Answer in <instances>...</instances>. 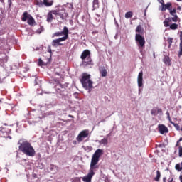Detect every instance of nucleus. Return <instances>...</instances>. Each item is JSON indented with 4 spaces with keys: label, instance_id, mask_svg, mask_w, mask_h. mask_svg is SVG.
Masks as SVG:
<instances>
[{
    "label": "nucleus",
    "instance_id": "nucleus-1",
    "mask_svg": "<svg viewBox=\"0 0 182 182\" xmlns=\"http://www.w3.org/2000/svg\"><path fill=\"white\" fill-rule=\"evenodd\" d=\"M18 144V150L21 151V153H23V154L26 156H28V157H33L36 154V151H35V149L32 146V144L28 141V140L25 139H19Z\"/></svg>",
    "mask_w": 182,
    "mask_h": 182
},
{
    "label": "nucleus",
    "instance_id": "nucleus-2",
    "mask_svg": "<svg viewBox=\"0 0 182 182\" xmlns=\"http://www.w3.org/2000/svg\"><path fill=\"white\" fill-rule=\"evenodd\" d=\"M80 82H81L82 87L85 90H88L89 93H90L92 89H93V81L90 80V75L84 73L82 75L81 79H80Z\"/></svg>",
    "mask_w": 182,
    "mask_h": 182
},
{
    "label": "nucleus",
    "instance_id": "nucleus-3",
    "mask_svg": "<svg viewBox=\"0 0 182 182\" xmlns=\"http://www.w3.org/2000/svg\"><path fill=\"white\" fill-rule=\"evenodd\" d=\"M80 59H82V65L84 67L92 65L93 61L92 60V57H90V50H85L81 55Z\"/></svg>",
    "mask_w": 182,
    "mask_h": 182
},
{
    "label": "nucleus",
    "instance_id": "nucleus-4",
    "mask_svg": "<svg viewBox=\"0 0 182 182\" xmlns=\"http://www.w3.org/2000/svg\"><path fill=\"white\" fill-rule=\"evenodd\" d=\"M177 12V9H172L170 10L169 13L170 15H171L172 18H166L164 21V25L165 26V28H168L170 26V23H171V21H173V22H178V16H177L176 14Z\"/></svg>",
    "mask_w": 182,
    "mask_h": 182
},
{
    "label": "nucleus",
    "instance_id": "nucleus-5",
    "mask_svg": "<svg viewBox=\"0 0 182 182\" xmlns=\"http://www.w3.org/2000/svg\"><path fill=\"white\" fill-rule=\"evenodd\" d=\"M21 21H23V22H26L27 21V23H28L31 26H33V25L36 24V22H35V18H33L31 14H28V11H25L23 14Z\"/></svg>",
    "mask_w": 182,
    "mask_h": 182
},
{
    "label": "nucleus",
    "instance_id": "nucleus-6",
    "mask_svg": "<svg viewBox=\"0 0 182 182\" xmlns=\"http://www.w3.org/2000/svg\"><path fill=\"white\" fill-rule=\"evenodd\" d=\"M135 42H136L139 49H144L146 46V39L140 34H135Z\"/></svg>",
    "mask_w": 182,
    "mask_h": 182
},
{
    "label": "nucleus",
    "instance_id": "nucleus-7",
    "mask_svg": "<svg viewBox=\"0 0 182 182\" xmlns=\"http://www.w3.org/2000/svg\"><path fill=\"white\" fill-rule=\"evenodd\" d=\"M59 36H63L61 38H65V41L68 39V38H69V29H68V27L64 26L63 31L56 32L53 35V38Z\"/></svg>",
    "mask_w": 182,
    "mask_h": 182
},
{
    "label": "nucleus",
    "instance_id": "nucleus-8",
    "mask_svg": "<svg viewBox=\"0 0 182 182\" xmlns=\"http://www.w3.org/2000/svg\"><path fill=\"white\" fill-rule=\"evenodd\" d=\"M89 136V129H85L80 132L78 136L76 138V140L78 143L83 141V139H86V137Z\"/></svg>",
    "mask_w": 182,
    "mask_h": 182
},
{
    "label": "nucleus",
    "instance_id": "nucleus-9",
    "mask_svg": "<svg viewBox=\"0 0 182 182\" xmlns=\"http://www.w3.org/2000/svg\"><path fill=\"white\" fill-rule=\"evenodd\" d=\"M54 12H55L56 14H55V16H60V19H62V21H63V19H65V17L68 16V14L66 13V11H65V9L62 8L61 9H58L54 10Z\"/></svg>",
    "mask_w": 182,
    "mask_h": 182
},
{
    "label": "nucleus",
    "instance_id": "nucleus-10",
    "mask_svg": "<svg viewBox=\"0 0 182 182\" xmlns=\"http://www.w3.org/2000/svg\"><path fill=\"white\" fill-rule=\"evenodd\" d=\"M97 163H99V161H93L91 159L89 173L94 174V176L95 174L96 169L99 168V165H97Z\"/></svg>",
    "mask_w": 182,
    "mask_h": 182
},
{
    "label": "nucleus",
    "instance_id": "nucleus-11",
    "mask_svg": "<svg viewBox=\"0 0 182 182\" xmlns=\"http://www.w3.org/2000/svg\"><path fill=\"white\" fill-rule=\"evenodd\" d=\"M102 154H103V150L100 149H97L94 154L92 155L91 160L99 161V159H100Z\"/></svg>",
    "mask_w": 182,
    "mask_h": 182
},
{
    "label": "nucleus",
    "instance_id": "nucleus-12",
    "mask_svg": "<svg viewBox=\"0 0 182 182\" xmlns=\"http://www.w3.org/2000/svg\"><path fill=\"white\" fill-rule=\"evenodd\" d=\"M137 83H138V87H139V92L141 91V89L140 87H143V72L141 71L137 77Z\"/></svg>",
    "mask_w": 182,
    "mask_h": 182
},
{
    "label": "nucleus",
    "instance_id": "nucleus-13",
    "mask_svg": "<svg viewBox=\"0 0 182 182\" xmlns=\"http://www.w3.org/2000/svg\"><path fill=\"white\" fill-rule=\"evenodd\" d=\"M55 14H56V11H54V10H51L48 13L46 21L48 22V23H52V21L55 19V18H53V15Z\"/></svg>",
    "mask_w": 182,
    "mask_h": 182
},
{
    "label": "nucleus",
    "instance_id": "nucleus-14",
    "mask_svg": "<svg viewBox=\"0 0 182 182\" xmlns=\"http://www.w3.org/2000/svg\"><path fill=\"white\" fill-rule=\"evenodd\" d=\"M171 9H173V5L170 2L166 3V4L164 3L161 6L162 12H164V11L167 10L170 11Z\"/></svg>",
    "mask_w": 182,
    "mask_h": 182
},
{
    "label": "nucleus",
    "instance_id": "nucleus-15",
    "mask_svg": "<svg viewBox=\"0 0 182 182\" xmlns=\"http://www.w3.org/2000/svg\"><path fill=\"white\" fill-rule=\"evenodd\" d=\"M63 41H66V38H59L53 40V46H61L62 43H60V42H63Z\"/></svg>",
    "mask_w": 182,
    "mask_h": 182
},
{
    "label": "nucleus",
    "instance_id": "nucleus-16",
    "mask_svg": "<svg viewBox=\"0 0 182 182\" xmlns=\"http://www.w3.org/2000/svg\"><path fill=\"white\" fill-rule=\"evenodd\" d=\"M158 128L161 134H164V133H168V128H167V127L164 124L159 125Z\"/></svg>",
    "mask_w": 182,
    "mask_h": 182
},
{
    "label": "nucleus",
    "instance_id": "nucleus-17",
    "mask_svg": "<svg viewBox=\"0 0 182 182\" xmlns=\"http://www.w3.org/2000/svg\"><path fill=\"white\" fill-rule=\"evenodd\" d=\"M136 35H141L143 36L144 35V28H143V26H141V25H138L136 30Z\"/></svg>",
    "mask_w": 182,
    "mask_h": 182
},
{
    "label": "nucleus",
    "instance_id": "nucleus-18",
    "mask_svg": "<svg viewBox=\"0 0 182 182\" xmlns=\"http://www.w3.org/2000/svg\"><path fill=\"white\" fill-rule=\"evenodd\" d=\"M95 176L93 173L89 172L87 176L82 177V181L84 182H92V178Z\"/></svg>",
    "mask_w": 182,
    "mask_h": 182
},
{
    "label": "nucleus",
    "instance_id": "nucleus-19",
    "mask_svg": "<svg viewBox=\"0 0 182 182\" xmlns=\"http://www.w3.org/2000/svg\"><path fill=\"white\" fill-rule=\"evenodd\" d=\"M178 58H181L182 56V31H181L180 35V43H179V51L178 53Z\"/></svg>",
    "mask_w": 182,
    "mask_h": 182
},
{
    "label": "nucleus",
    "instance_id": "nucleus-20",
    "mask_svg": "<svg viewBox=\"0 0 182 182\" xmlns=\"http://www.w3.org/2000/svg\"><path fill=\"white\" fill-rule=\"evenodd\" d=\"M0 132L3 133V134H9L11 133V129L7 127H1Z\"/></svg>",
    "mask_w": 182,
    "mask_h": 182
},
{
    "label": "nucleus",
    "instance_id": "nucleus-21",
    "mask_svg": "<svg viewBox=\"0 0 182 182\" xmlns=\"http://www.w3.org/2000/svg\"><path fill=\"white\" fill-rule=\"evenodd\" d=\"M100 73L102 77H106L107 76V70L105 68H102L100 70Z\"/></svg>",
    "mask_w": 182,
    "mask_h": 182
},
{
    "label": "nucleus",
    "instance_id": "nucleus-22",
    "mask_svg": "<svg viewBox=\"0 0 182 182\" xmlns=\"http://www.w3.org/2000/svg\"><path fill=\"white\" fill-rule=\"evenodd\" d=\"M45 6L49 7L53 5V0H43Z\"/></svg>",
    "mask_w": 182,
    "mask_h": 182
},
{
    "label": "nucleus",
    "instance_id": "nucleus-23",
    "mask_svg": "<svg viewBox=\"0 0 182 182\" xmlns=\"http://www.w3.org/2000/svg\"><path fill=\"white\" fill-rule=\"evenodd\" d=\"M164 63H165V65L170 66L171 65V60H170V57L165 56L164 58Z\"/></svg>",
    "mask_w": 182,
    "mask_h": 182
},
{
    "label": "nucleus",
    "instance_id": "nucleus-24",
    "mask_svg": "<svg viewBox=\"0 0 182 182\" xmlns=\"http://www.w3.org/2000/svg\"><path fill=\"white\" fill-rule=\"evenodd\" d=\"M161 177V173L160 171H156V176L154 178V181L159 182L160 181V178Z\"/></svg>",
    "mask_w": 182,
    "mask_h": 182
},
{
    "label": "nucleus",
    "instance_id": "nucleus-25",
    "mask_svg": "<svg viewBox=\"0 0 182 182\" xmlns=\"http://www.w3.org/2000/svg\"><path fill=\"white\" fill-rule=\"evenodd\" d=\"M34 4L35 5H37V6H39L40 8H41L44 5L43 1H42V0H35Z\"/></svg>",
    "mask_w": 182,
    "mask_h": 182
},
{
    "label": "nucleus",
    "instance_id": "nucleus-26",
    "mask_svg": "<svg viewBox=\"0 0 182 182\" xmlns=\"http://www.w3.org/2000/svg\"><path fill=\"white\" fill-rule=\"evenodd\" d=\"M169 28L171 29V31H176V29H178V24L177 23H172L170 25L169 23Z\"/></svg>",
    "mask_w": 182,
    "mask_h": 182
},
{
    "label": "nucleus",
    "instance_id": "nucleus-27",
    "mask_svg": "<svg viewBox=\"0 0 182 182\" xmlns=\"http://www.w3.org/2000/svg\"><path fill=\"white\" fill-rule=\"evenodd\" d=\"M100 144H103L104 146H107L108 144V141H107V138H104L102 139H101L100 141H99Z\"/></svg>",
    "mask_w": 182,
    "mask_h": 182
},
{
    "label": "nucleus",
    "instance_id": "nucleus-28",
    "mask_svg": "<svg viewBox=\"0 0 182 182\" xmlns=\"http://www.w3.org/2000/svg\"><path fill=\"white\" fill-rule=\"evenodd\" d=\"M38 65V66H46L48 64L46 63L43 62V60H42V59L39 58Z\"/></svg>",
    "mask_w": 182,
    "mask_h": 182
},
{
    "label": "nucleus",
    "instance_id": "nucleus-29",
    "mask_svg": "<svg viewBox=\"0 0 182 182\" xmlns=\"http://www.w3.org/2000/svg\"><path fill=\"white\" fill-rule=\"evenodd\" d=\"M173 126H174L175 129L178 131H181L182 132V126L181 127H180V125L178 124H176V123H172Z\"/></svg>",
    "mask_w": 182,
    "mask_h": 182
},
{
    "label": "nucleus",
    "instance_id": "nucleus-30",
    "mask_svg": "<svg viewBox=\"0 0 182 182\" xmlns=\"http://www.w3.org/2000/svg\"><path fill=\"white\" fill-rule=\"evenodd\" d=\"M133 16V12L128 11L125 14V18L126 19H129V18H132Z\"/></svg>",
    "mask_w": 182,
    "mask_h": 182
},
{
    "label": "nucleus",
    "instance_id": "nucleus-31",
    "mask_svg": "<svg viewBox=\"0 0 182 182\" xmlns=\"http://www.w3.org/2000/svg\"><path fill=\"white\" fill-rule=\"evenodd\" d=\"M177 164L176 166H175V168L176 170H177L178 171H181L182 170V161H181V164Z\"/></svg>",
    "mask_w": 182,
    "mask_h": 182
},
{
    "label": "nucleus",
    "instance_id": "nucleus-32",
    "mask_svg": "<svg viewBox=\"0 0 182 182\" xmlns=\"http://www.w3.org/2000/svg\"><path fill=\"white\" fill-rule=\"evenodd\" d=\"M151 114L152 116H157V107L154 108V109H151Z\"/></svg>",
    "mask_w": 182,
    "mask_h": 182
},
{
    "label": "nucleus",
    "instance_id": "nucleus-33",
    "mask_svg": "<svg viewBox=\"0 0 182 182\" xmlns=\"http://www.w3.org/2000/svg\"><path fill=\"white\" fill-rule=\"evenodd\" d=\"M168 48H171V45L173 44V38H168Z\"/></svg>",
    "mask_w": 182,
    "mask_h": 182
},
{
    "label": "nucleus",
    "instance_id": "nucleus-34",
    "mask_svg": "<svg viewBox=\"0 0 182 182\" xmlns=\"http://www.w3.org/2000/svg\"><path fill=\"white\" fill-rule=\"evenodd\" d=\"M44 30H45V28H43V26H41V27L37 30V33H42V32H43Z\"/></svg>",
    "mask_w": 182,
    "mask_h": 182
},
{
    "label": "nucleus",
    "instance_id": "nucleus-35",
    "mask_svg": "<svg viewBox=\"0 0 182 182\" xmlns=\"http://www.w3.org/2000/svg\"><path fill=\"white\" fill-rule=\"evenodd\" d=\"M178 156L179 157H182V146H179L178 148Z\"/></svg>",
    "mask_w": 182,
    "mask_h": 182
},
{
    "label": "nucleus",
    "instance_id": "nucleus-36",
    "mask_svg": "<svg viewBox=\"0 0 182 182\" xmlns=\"http://www.w3.org/2000/svg\"><path fill=\"white\" fill-rule=\"evenodd\" d=\"M54 168H58V166L53 165V164H51L50 166V170L52 171Z\"/></svg>",
    "mask_w": 182,
    "mask_h": 182
},
{
    "label": "nucleus",
    "instance_id": "nucleus-37",
    "mask_svg": "<svg viewBox=\"0 0 182 182\" xmlns=\"http://www.w3.org/2000/svg\"><path fill=\"white\" fill-rule=\"evenodd\" d=\"M156 113H163V109H161V108L156 107Z\"/></svg>",
    "mask_w": 182,
    "mask_h": 182
},
{
    "label": "nucleus",
    "instance_id": "nucleus-38",
    "mask_svg": "<svg viewBox=\"0 0 182 182\" xmlns=\"http://www.w3.org/2000/svg\"><path fill=\"white\" fill-rule=\"evenodd\" d=\"M167 118H168V120H169V122L171 123V124H173V122L171 120V117H170V115H168Z\"/></svg>",
    "mask_w": 182,
    "mask_h": 182
},
{
    "label": "nucleus",
    "instance_id": "nucleus-39",
    "mask_svg": "<svg viewBox=\"0 0 182 182\" xmlns=\"http://www.w3.org/2000/svg\"><path fill=\"white\" fill-rule=\"evenodd\" d=\"M74 182H82L81 180H80V178H75L74 179Z\"/></svg>",
    "mask_w": 182,
    "mask_h": 182
},
{
    "label": "nucleus",
    "instance_id": "nucleus-40",
    "mask_svg": "<svg viewBox=\"0 0 182 182\" xmlns=\"http://www.w3.org/2000/svg\"><path fill=\"white\" fill-rule=\"evenodd\" d=\"M180 141H177L176 144V147H178V149H180Z\"/></svg>",
    "mask_w": 182,
    "mask_h": 182
},
{
    "label": "nucleus",
    "instance_id": "nucleus-41",
    "mask_svg": "<svg viewBox=\"0 0 182 182\" xmlns=\"http://www.w3.org/2000/svg\"><path fill=\"white\" fill-rule=\"evenodd\" d=\"M93 4L94 5H97V4H99V0H94Z\"/></svg>",
    "mask_w": 182,
    "mask_h": 182
},
{
    "label": "nucleus",
    "instance_id": "nucleus-42",
    "mask_svg": "<svg viewBox=\"0 0 182 182\" xmlns=\"http://www.w3.org/2000/svg\"><path fill=\"white\" fill-rule=\"evenodd\" d=\"M158 2H159L162 6L164 4V0H158Z\"/></svg>",
    "mask_w": 182,
    "mask_h": 182
},
{
    "label": "nucleus",
    "instance_id": "nucleus-43",
    "mask_svg": "<svg viewBox=\"0 0 182 182\" xmlns=\"http://www.w3.org/2000/svg\"><path fill=\"white\" fill-rule=\"evenodd\" d=\"M173 181H174V178H169L168 180V182H173Z\"/></svg>",
    "mask_w": 182,
    "mask_h": 182
},
{
    "label": "nucleus",
    "instance_id": "nucleus-44",
    "mask_svg": "<svg viewBox=\"0 0 182 182\" xmlns=\"http://www.w3.org/2000/svg\"><path fill=\"white\" fill-rule=\"evenodd\" d=\"M179 180H180L181 182H182V175H181V176H179Z\"/></svg>",
    "mask_w": 182,
    "mask_h": 182
},
{
    "label": "nucleus",
    "instance_id": "nucleus-45",
    "mask_svg": "<svg viewBox=\"0 0 182 182\" xmlns=\"http://www.w3.org/2000/svg\"><path fill=\"white\" fill-rule=\"evenodd\" d=\"M166 180H167V178L166 177L163 178V181L164 182H166Z\"/></svg>",
    "mask_w": 182,
    "mask_h": 182
},
{
    "label": "nucleus",
    "instance_id": "nucleus-46",
    "mask_svg": "<svg viewBox=\"0 0 182 182\" xmlns=\"http://www.w3.org/2000/svg\"><path fill=\"white\" fill-rule=\"evenodd\" d=\"M167 117L170 116V113L168 112H166Z\"/></svg>",
    "mask_w": 182,
    "mask_h": 182
},
{
    "label": "nucleus",
    "instance_id": "nucleus-47",
    "mask_svg": "<svg viewBox=\"0 0 182 182\" xmlns=\"http://www.w3.org/2000/svg\"><path fill=\"white\" fill-rule=\"evenodd\" d=\"M2 62H4V60L0 58V65H1V63H2Z\"/></svg>",
    "mask_w": 182,
    "mask_h": 182
},
{
    "label": "nucleus",
    "instance_id": "nucleus-48",
    "mask_svg": "<svg viewBox=\"0 0 182 182\" xmlns=\"http://www.w3.org/2000/svg\"><path fill=\"white\" fill-rule=\"evenodd\" d=\"M73 144H77V141H73Z\"/></svg>",
    "mask_w": 182,
    "mask_h": 182
},
{
    "label": "nucleus",
    "instance_id": "nucleus-49",
    "mask_svg": "<svg viewBox=\"0 0 182 182\" xmlns=\"http://www.w3.org/2000/svg\"><path fill=\"white\" fill-rule=\"evenodd\" d=\"M178 141H182V137H181Z\"/></svg>",
    "mask_w": 182,
    "mask_h": 182
},
{
    "label": "nucleus",
    "instance_id": "nucleus-50",
    "mask_svg": "<svg viewBox=\"0 0 182 182\" xmlns=\"http://www.w3.org/2000/svg\"><path fill=\"white\" fill-rule=\"evenodd\" d=\"M176 1H178V2H181V0H176Z\"/></svg>",
    "mask_w": 182,
    "mask_h": 182
},
{
    "label": "nucleus",
    "instance_id": "nucleus-51",
    "mask_svg": "<svg viewBox=\"0 0 182 182\" xmlns=\"http://www.w3.org/2000/svg\"><path fill=\"white\" fill-rule=\"evenodd\" d=\"M56 75H58L59 76V73H56Z\"/></svg>",
    "mask_w": 182,
    "mask_h": 182
},
{
    "label": "nucleus",
    "instance_id": "nucleus-52",
    "mask_svg": "<svg viewBox=\"0 0 182 182\" xmlns=\"http://www.w3.org/2000/svg\"><path fill=\"white\" fill-rule=\"evenodd\" d=\"M59 86H62V85H61V84H59Z\"/></svg>",
    "mask_w": 182,
    "mask_h": 182
}]
</instances>
